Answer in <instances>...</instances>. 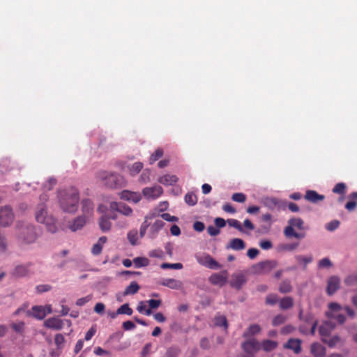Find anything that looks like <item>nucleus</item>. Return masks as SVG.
Segmentation results:
<instances>
[{
    "mask_svg": "<svg viewBox=\"0 0 357 357\" xmlns=\"http://www.w3.org/2000/svg\"><path fill=\"white\" fill-rule=\"evenodd\" d=\"M79 199V192L75 188L68 187L58 191L59 203L61 209L65 212H76Z\"/></svg>",
    "mask_w": 357,
    "mask_h": 357,
    "instance_id": "obj_1",
    "label": "nucleus"
},
{
    "mask_svg": "<svg viewBox=\"0 0 357 357\" xmlns=\"http://www.w3.org/2000/svg\"><path fill=\"white\" fill-rule=\"evenodd\" d=\"M97 180L109 188H121L123 185V178L116 173L100 171L96 176Z\"/></svg>",
    "mask_w": 357,
    "mask_h": 357,
    "instance_id": "obj_2",
    "label": "nucleus"
},
{
    "mask_svg": "<svg viewBox=\"0 0 357 357\" xmlns=\"http://www.w3.org/2000/svg\"><path fill=\"white\" fill-rule=\"evenodd\" d=\"M36 220L39 223L46 225L48 231L51 233L56 231L54 220L47 216V207L45 204L40 203L38 204L36 211Z\"/></svg>",
    "mask_w": 357,
    "mask_h": 357,
    "instance_id": "obj_3",
    "label": "nucleus"
},
{
    "mask_svg": "<svg viewBox=\"0 0 357 357\" xmlns=\"http://www.w3.org/2000/svg\"><path fill=\"white\" fill-rule=\"evenodd\" d=\"M328 310L326 312V316L331 319L337 320V321L342 324L346 321V317L339 312L342 310V307L337 303H330L328 305Z\"/></svg>",
    "mask_w": 357,
    "mask_h": 357,
    "instance_id": "obj_4",
    "label": "nucleus"
},
{
    "mask_svg": "<svg viewBox=\"0 0 357 357\" xmlns=\"http://www.w3.org/2000/svg\"><path fill=\"white\" fill-rule=\"evenodd\" d=\"M277 264L275 260H266L254 264L252 268L255 273L267 274L274 269Z\"/></svg>",
    "mask_w": 357,
    "mask_h": 357,
    "instance_id": "obj_5",
    "label": "nucleus"
},
{
    "mask_svg": "<svg viewBox=\"0 0 357 357\" xmlns=\"http://www.w3.org/2000/svg\"><path fill=\"white\" fill-rule=\"evenodd\" d=\"M195 258L199 264L211 269H218L221 267L220 264L208 254L203 253L196 255Z\"/></svg>",
    "mask_w": 357,
    "mask_h": 357,
    "instance_id": "obj_6",
    "label": "nucleus"
},
{
    "mask_svg": "<svg viewBox=\"0 0 357 357\" xmlns=\"http://www.w3.org/2000/svg\"><path fill=\"white\" fill-rule=\"evenodd\" d=\"M14 220L13 210L9 206L0 207V223L3 227L9 226Z\"/></svg>",
    "mask_w": 357,
    "mask_h": 357,
    "instance_id": "obj_7",
    "label": "nucleus"
},
{
    "mask_svg": "<svg viewBox=\"0 0 357 357\" xmlns=\"http://www.w3.org/2000/svg\"><path fill=\"white\" fill-rule=\"evenodd\" d=\"M20 240L25 244H31L35 242L37 238L36 233L32 226H29L22 229L20 236Z\"/></svg>",
    "mask_w": 357,
    "mask_h": 357,
    "instance_id": "obj_8",
    "label": "nucleus"
},
{
    "mask_svg": "<svg viewBox=\"0 0 357 357\" xmlns=\"http://www.w3.org/2000/svg\"><path fill=\"white\" fill-rule=\"evenodd\" d=\"M33 266L32 262H28L25 264L17 265L13 269L12 274L17 278H23L28 276L31 273H33L31 267Z\"/></svg>",
    "mask_w": 357,
    "mask_h": 357,
    "instance_id": "obj_9",
    "label": "nucleus"
},
{
    "mask_svg": "<svg viewBox=\"0 0 357 357\" xmlns=\"http://www.w3.org/2000/svg\"><path fill=\"white\" fill-rule=\"evenodd\" d=\"M162 192V188L158 185L152 187H146L142 190L143 195L148 199H155L158 198Z\"/></svg>",
    "mask_w": 357,
    "mask_h": 357,
    "instance_id": "obj_10",
    "label": "nucleus"
},
{
    "mask_svg": "<svg viewBox=\"0 0 357 357\" xmlns=\"http://www.w3.org/2000/svg\"><path fill=\"white\" fill-rule=\"evenodd\" d=\"M241 347L245 353L250 354L253 356L260 349L259 342L254 338L243 342Z\"/></svg>",
    "mask_w": 357,
    "mask_h": 357,
    "instance_id": "obj_11",
    "label": "nucleus"
},
{
    "mask_svg": "<svg viewBox=\"0 0 357 357\" xmlns=\"http://www.w3.org/2000/svg\"><path fill=\"white\" fill-rule=\"evenodd\" d=\"M208 281L212 284L222 287L227 281V272L222 271L220 273H213L209 277Z\"/></svg>",
    "mask_w": 357,
    "mask_h": 357,
    "instance_id": "obj_12",
    "label": "nucleus"
},
{
    "mask_svg": "<svg viewBox=\"0 0 357 357\" xmlns=\"http://www.w3.org/2000/svg\"><path fill=\"white\" fill-rule=\"evenodd\" d=\"M110 208L113 211H118L126 216H130L132 213V208L122 202H112L110 204Z\"/></svg>",
    "mask_w": 357,
    "mask_h": 357,
    "instance_id": "obj_13",
    "label": "nucleus"
},
{
    "mask_svg": "<svg viewBox=\"0 0 357 357\" xmlns=\"http://www.w3.org/2000/svg\"><path fill=\"white\" fill-rule=\"evenodd\" d=\"M340 286V280L337 276H331L327 282L326 293L332 296L339 289Z\"/></svg>",
    "mask_w": 357,
    "mask_h": 357,
    "instance_id": "obj_14",
    "label": "nucleus"
},
{
    "mask_svg": "<svg viewBox=\"0 0 357 357\" xmlns=\"http://www.w3.org/2000/svg\"><path fill=\"white\" fill-rule=\"evenodd\" d=\"M119 195L121 199L132 202L134 203L139 202L142 199L140 193L129 190H123Z\"/></svg>",
    "mask_w": 357,
    "mask_h": 357,
    "instance_id": "obj_15",
    "label": "nucleus"
},
{
    "mask_svg": "<svg viewBox=\"0 0 357 357\" xmlns=\"http://www.w3.org/2000/svg\"><path fill=\"white\" fill-rule=\"evenodd\" d=\"M82 211L83 216L87 219L93 213V204L89 199H85L82 201Z\"/></svg>",
    "mask_w": 357,
    "mask_h": 357,
    "instance_id": "obj_16",
    "label": "nucleus"
},
{
    "mask_svg": "<svg viewBox=\"0 0 357 357\" xmlns=\"http://www.w3.org/2000/svg\"><path fill=\"white\" fill-rule=\"evenodd\" d=\"M44 325L48 328L61 330L63 326V321L57 317H52L46 319Z\"/></svg>",
    "mask_w": 357,
    "mask_h": 357,
    "instance_id": "obj_17",
    "label": "nucleus"
},
{
    "mask_svg": "<svg viewBox=\"0 0 357 357\" xmlns=\"http://www.w3.org/2000/svg\"><path fill=\"white\" fill-rule=\"evenodd\" d=\"M305 199L310 202L317 204L319 202L323 201L325 199V196L319 194L317 192L314 190H308L305 192Z\"/></svg>",
    "mask_w": 357,
    "mask_h": 357,
    "instance_id": "obj_18",
    "label": "nucleus"
},
{
    "mask_svg": "<svg viewBox=\"0 0 357 357\" xmlns=\"http://www.w3.org/2000/svg\"><path fill=\"white\" fill-rule=\"evenodd\" d=\"M301 342L300 339L291 338L284 345V347L291 349L295 354H298L301 352Z\"/></svg>",
    "mask_w": 357,
    "mask_h": 357,
    "instance_id": "obj_19",
    "label": "nucleus"
},
{
    "mask_svg": "<svg viewBox=\"0 0 357 357\" xmlns=\"http://www.w3.org/2000/svg\"><path fill=\"white\" fill-rule=\"evenodd\" d=\"M160 284L172 289H180L183 286V284L180 280H177L173 278L163 279L161 282H160Z\"/></svg>",
    "mask_w": 357,
    "mask_h": 357,
    "instance_id": "obj_20",
    "label": "nucleus"
},
{
    "mask_svg": "<svg viewBox=\"0 0 357 357\" xmlns=\"http://www.w3.org/2000/svg\"><path fill=\"white\" fill-rule=\"evenodd\" d=\"M246 282L245 276L243 274L238 273L232 275L231 285L237 289H240Z\"/></svg>",
    "mask_w": 357,
    "mask_h": 357,
    "instance_id": "obj_21",
    "label": "nucleus"
},
{
    "mask_svg": "<svg viewBox=\"0 0 357 357\" xmlns=\"http://www.w3.org/2000/svg\"><path fill=\"white\" fill-rule=\"evenodd\" d=\"M310 351L312 354L316 357H324L326 355V348L318 342L311 344Z\"/></svg>",
    "mask_w": 357,
    "mask_h": 357,
    "instance_id": "obj_22",
    "label": "nucleus"
},
{
    "mask_svg": "<svg viewBox=\"0 0 357 357\" xmlns=\"http://www.w3.org/2000/svg\"><path fill=\"white\" fill-rule=\"evenodd\" d=\"M245 243L241 238H233L230 241L229 243L227 245V249H232L234 250H242L245 249Z\"/></svg>",
    "mask_w": 357,
    "mask_h": 357,
    "instance_id": "obj_23",
    "label": "nucleus"
},
{
    "mask_svg": "<svg viewBox=\"0 0 357 357\" xmlns=\"http://www.w3.org/2000/svg\"><path fill=\"white\" fill-rule=\"evenodd\" d=\"M87 220L88 219L83 215L79 216L73 220V223L70 225L69 227L73 231L79 230L85 225Z\"/></svg>",
    "mask_w": 357,
    "mask_h": 357,
    "instance_id": "obj_24",
    "label": "nucleus"
},
{
    "mask_svg": "<svg viewBox=\"0 0 357 357\" xmlns=\"http://www.w3.org/2000/svg\"><path fill=\"white\" fill-rule=\"evenodd\" d=\"M178 177L176 175L165 174L158 178V182L165 185H172L176 183Z\"/></svg>",
    "mask_w": 357,
    "mask_h": 357,
    "instance_id": "obj_25",
    "label": "nucleus"
},
{
    "mask_svg": "<svg viewBox=\"0 0 357 357\" xmlns=\"http://www.w3.org/2000/svg\"><path fill=\"white\" fill-rule=\"evenodd\" d=\"M33 316L40 320L46 316L45 308L41 305H35L31 308Z\"/></svg>",
    "mask_w": 357,
    "mask_h": 357,
    "instance_id": "obj_26",
    "label": "nucleus"
},
{
    "mask_svg": "<svg viewBox=\"0 0 357 357\" xmlns=\"http://www.w3.org/2000/svg\"><path fill=\"white\" fill-rule=\"evenodd\" d=\"M261 331V327L258 324L250 325L246 331L243 334V337H248L252 335H257Z\"/></svg>",
    "mask_w": 357,
    "mask_h": 357,
    "instance_id": "obj_27",
    "label": "nucleus"
},
{
    "mask_svg": "<svg viewBox=\"0 0 357 357\" xmlns=\"http://www.w3.org/2000/svg\"><path fill=\"white\" fill-rule=\"evenodd\" d=\"M140 289L139 285L135 281L132 282L125 289L124 296L135 294Z\"/></svg>",
    "mask_w": 357,
    "mask_h": 357,
    "instance_id": "obj_28",
    "label": "nucleus"
},
{
    "mask_svg": "<svg viewBox=\"0 0 357 357\" xmlns=\"http://www.w3.org/2000/svg\"><path fill=\"white\" fill-rule=\"evenodd\" d=\"M99 226L102 231H107L110 230L112 223L109 221V218L102 215L99 220Z\"/></svg>",
    "mask_w": 357,
    "mask_h": 357,
    "instance_id": "obj_29",
    "label": "nucleus"
},
{
    "mask_svg": "<svg viewBox=\"0 0 357 357\" xmlns=\"http://www.w3.org/2000/svg\"><path fill=\"white\" fill-rule=\"evenodd\" d=\"M293 305L294 299L290 296L284 297L280 301V307L282 310L290 309Z\"/></svg>",
    "mask_w": 357,
    "mask_h": 357,
    "instance_id": "obj_30",
    "label": "nucleus"
},
{
    "mask_svg": "<svg viewBox=\"0 0 357 357\" xmlns=\"http://www.w3.org/2000/svg\"><path fill=\"white\" fill-rule=\"evenodd\" d=\"M333 328V326L329 321H326L319 327V334L322 337L329 336L331 330Z\"/></svg>",
    "mask_w": 357,
    "mask_h": 357,
    "instance_id": "obj_31",
    "label": "nucleus"
},
{
    "mask_svg": "<svg viewBox=\"0 0 357 357\" xmlns=\"http://www.w3.org/2000/svg\"><path fill=\"white\" fill-rule=\"evenodd\" d=\"M278 344L275 341L266 340L261 342V347L265 351H271L278 347Z\"/></svg>",
    "mask_w": 357,
    "mask_h": 357,
    "instance_id": "obj_32",
    "label": "nucleus"
},
{
    "mask_svg": "<svg viewBox=\"0 0 357 357\" xmlns=\"http://www.w3.org/2000/svg\"><path fill=\"white\" fill-rule=\"evenodd\" d=\"M278 290L282 294L289 293L292 291V286L288 280H283L279 286Z\"/></svg>",
    "mask_w": 357,
    "mask_h": 357,
    "instance_id": "obj_33",
    "label": "nucleus"
},
{
    "mask_svg": "<svg viewBox=\"0 0 357 357\" xmlns=\"http://www.w3.org/2000/svg\"><path fill=\"white\" fill-rule=\"evenodd\" d=\"M149 262V259L146 257H138L133 259V263L136 268L147 266Z\"/></svg>",
    "mask_w": 357,
    "mask_h": 357,
    "instance_id": "obj_34",
    "label": "nucleus"
},
{
    "mask_svg": "<svg viewBox=\"0 0 357 357\" xmlns=\"http://www.w3.org/2000/svg\"><path fill=\"white\" fill-rule=\"evenodd\" d=\"M333 192L344 196L347 192V185L344 183H338L333 188Z\"/></svg>",
    "mask_w": 357,
    "mask_h": 357,
    "instance_id": "obj_35",
    "label": "nucleus"
},
{
    "mask_svg": "<svg viewBox=\"0 0 357 357\" xmlns=\"http://www.w3.org/2000/svg\"><path fill=\"white\" fill-rule=\"evenodd\" d=\"M299 245V243H282L280 244L278 246V250L280 251H293L298 248Z\"/></svg>",
    "mask_w": 357,
    "mask_h": 357,
    "instance_id": "obj_36",
    "label": "nucleus"
},
{
    "mask_svg": "<svg viewBox=\"0 0 357 357\" xmlns=\"http://www.w3.org/2000/svg\"><path fill=\"white\" fill-rule=\"evenodd\" d=\"M165 225V222L162 220H156L151 227V232L153 235H155Z\"/></svg>",
    "mask_w": 357,
    "mask_h": 357,
    "instance_id": "obj_37",
    "label": "nucleus"
},
{
    "mask_svg": "<svg viewBox=\"0 0 357 357\" xmlns=\"http://www.w3.org/2000/svg\"><path fill=\"white\" fill-rule=\"evenodd\" d=\"M214 324L218 326H223L225 328L228 327L227 320L224 315H218L214 318Z\"/></svg>",
    "mask_w": 357,
    "mask_h": 357,
    "instance_id": "obj_38",
    "label": "nucleus"
},
{
    "mask_svg": "<svg viewBox=\"0 0 357 357\" xmlns=\"http://www.w3.org/2000/svg\"><path fill=\"white\" fill-rule=\"evenodd\" d=\"M143 168V164L140 162H137L132 164L129 168L130 174L134 176L137 175Z\"/></svg>",
    "mask_w": 357,
    "mask_h": 357,
    "instance_id": "obj_39",
    "label": "nucleus"
},
{
    "mask_svg": "<svg viewBox=\"0 0 357 357\" xmlns=\"http://www.w3.org/2000/svg\"><path fill=\"white\" fill-rule=\"evenodd\" d=\"M128 239L131 245H135L137 243L138 232L136 229L130 230L127 234Z\"/></svg>",
    "mask_w": 357,
    "mask_h": 357,
    "instance_id": "obj_40",
    "label": "nucleus"
},
{
    "mask_svg": "<svg viewBox=\"0 0 357 357\" xmlns=\"http://www.w3.org/2000/svg\"><path fill=\"white\" fill-rule=\"evenodd\" d=\"M133 311L128 303H125L119 307L116 310V314L131 315Z\"/></svg>",
    "mask_w": 357,
    "mask_h": 357,
    "instance_id": "obj_41",
    "label": "nucleus"
},
{
    "mask_svg": "<svg viewBox=\"0 0 357 357\" xmlns=\"http://www.w3.org/2000/svg\"><path fill=\"white\" fill-rule=\"evenodd\" d=\"M289 225H291L294 227H296L300 230L303 229V220L300 218H291L288 221Z\"/></svg>",
    "mask_w": 357,
    "mask_h": 357,
    "instance_id": "obj_42",
    "label": "nucleus"
},
{
    "mask_svg": "<svg viewBox=\"0 0 357 357\" xmlns=\"http://www.w3.org/2000/svg\"><path fill=\"white\" fill-rule=\"evenodd\" d=\"M185 202L190 206H194L197 203V197L193 192H188L185 196Z\"/></svg>",
    "mask_w": 357,
    "mask_h": 357,
    "instance_id": "obj_43",
    "label": "nucleus"
},
{
    "mask_svg": "<svg viewBox=\"0 0 357 357\" xmlns=\"http://www.w3.org/2000/svg\"><path fill=\"white\" fill-rule=\"evenodd\" d=\"M163 155V150L162 149H158L151 155L149 162L151 164L155 162Z\"/></svg>",
    "mask_w": 357,
    "mask_h": 357,
    "instance_id": "obj_44",
    "label": "nucleus"
},
{
    "mask_svg": "<svg viewBox=\"0 0 357 357\" xmlns=\"http://www.w3.org/2000/svg\"><path fill=\"white\" fill-rule=\"evenodd\" d=\"M295 259L297 261V262H298L300 264H303L304 268H305V266L307 264L311 263L313 259L312 256L305 257L303 255H296L295 257Z\"/></svg>",
    "mask_w": 357,
    "mask_h": 357,
    "instance_id": "obj_45",
    "label": "nucleus"
},
{
    "mask_svg": "<svg viewBox=\"0 0 357 357\" xmlns=\"http://www.w3.org/2000/svg\"><path fill=\"white\" fill-rule=\"evenodd\" d=\"M286 320H287V317L285 315L279 314L273 318V319L272 321V324L274 326H280V325L284 324Z\"/></svg>",
    "mask_w": 357,
    "mask_h": 357,
    "instance_id": "obj_46",
    "label": "nucleus"
},
{
    "mask_svg": "<svg viewBox=\"0 0 357 357\" xmlns=\"http://www.w3.org/2000/svg\"><path fill=\"white\" fill-rule=\"evenodd\" d=\"M299 318L301 320H303L305 323L309 324H312L313 322L317 321V320H314V317L311 313H307L305 315L303 316L302 312H300Z\"/></svg>",
    "mask_w": 357,
    "mask_h": 357,
    "instance_id": "obj_47",
    "label": "nucleus"
},
{
    "mask_svg": "<svg viewBox=\"0 0 357 357\" xmlns=\"http://www.w3.org/2000/svg\"><path fill=\"white\" fill-rule=\"evenodd\" d=\"M181 350L176 347H169L166 351V357H178Z\"/></svg>",
    "mask_w": 357,
    "mask_h": 357,
    "instance_id": "obj_48",
    "label": "nucleus"
},
{
    "mask_svg": "<svg viewBox=\"0 0 357 357\" xmlns=\"http://www.w3.org/2000/svg\"><path fill=\"white\" fill-rule=\"evenodd\" d=\"M227 222L230 227L236 228L241 232L243 231V228L238 220L236 219H228Z\"/></svg>",
    "mask_w": 357,
    "mask_h": 357,
    "instance_id": "obj_49",
    "label": "nucleus"
},
{
    "mask_svg": "<svg viewBox=\"0 0 357 357\" xmlns=\"http://www.w3.org/2000/svg\"><path fill=\"white\" fill-rule=\"evenodd\" d=\"M340 222L337 220H333L330 222L327 223L325 226L326 229L330 231H333L339 227Z\"/></svg>",
    "mask_w": 357,
    "mask_h": 357,
    "instance_id": "obj_50",
    "label": "nucleus"
},
{
    "mask_svg": "<svg viewBox=\"0 0 357 357\" xmlns=\"http://www.w3.org/2000/svg\"><path fill=\"white\" fill-rule=\"evenodd\" d=\"M160 267L162 269H167V268L181 269L183 268V264L181 263H175V264L162 263L160 265Z\"/></svg>",
    "mask_w": 357,
    "mask_h": 357,
    "instance_id": "obj_51",
    "label": "nucleus"
},
{
    "mask_svg": "<svg viewBox=\"0 0 357 357\" xmlns=\"http://www.w3.org/2000/svg\"><path fill=\"white\" fill-rule=\"evenodd\" d=\"M233 201L238 203H243L246 200V196L242 192H236L232 195Z\"/></svg>",
    "mask_w": 357,
    "mask_h": 357,
    "instance_id": "obj_52",
    "label": "nucleus"
},
{
    "mask_svg": "<svg viewBox=\"0 0 357 357\" xmlns=\"http://www.w3.org/2000/svg\"><path fill=\"white\" fill-rule=\"evenodd\" d=\"M264 204L266 206L273 209L278 205V201L275 198H266L264 200Z\"/></svg>",
    "mask_w": 357,
    "mask_h": 357,
    "instance_id": "obj_53",
    "label": "nucleus"
},
{
    "mask_svg": "<svg viewBox=\"0 0 357 357\" xmlns=\"http://www.w3.org/2000/svg\"><path fill=\"white\" fill-rule=\"evenodd\" d=\"M278 301V296L275 294H268L266 298V303L271 305H275Z\"/></svg>",
    "mask_w": 357,
    "mask_h": 357,
    "instance_id": "obj_54",
    "label": "nucleus"
},
{
    "mask_svg": "<svg viewBox=\"0 0 357 357\" xmlns=\"http://www.w3.org/2000/svg\"><path fill=\"white\" fill-rule=\"evenodd\" d=\"M294 227L291 225H289L284 228V234L287 238L294 237L296 231L294 229Z\"/></svg>",
    "mask_w": 357,
    "mask_h": 357,
    "instance_id": "obj_55",
    "label": "nucleus"
},
{
    "mask_svg": "<svg viewBox=\"0 0 357 357\" xmlns=\"http://www.w3.org/2000/svg\"><path fill=\"white\" fill-rule=\"evenodd\" d=\"M11 328L17 333H22L24 330V323L21 321L20 323H13L11 324Z\"/></svg>",
    "mask_w": 357,
    "mask_h": 357,
    "instance_id": "obj_56",
    "label": "nucleus"
},
{
    "mask_svg": "<svg viewBox=\"0 0 357 357\" xmlns=\"http://www.w3.org/2000/svg\"><path fill=\"white\" fill-rule=\"evenodd\" d=\"M56 184V180L54 178H50L47 183L44 185L45 190H51Z\"/></svg>",
    "mask_w": 357,
    "mask_h": 357,
    "instance_id": "obj_57",
    "label": "nucleus"
},
{
    "mask_svg": "<svg viewBox=\"0 0 357 357\" xmlns=\"http://www.w3.org/2000/svg\"><path fill=\"white\" fill-rule=\"evenodd\" d=\"M207 232L211 236H215L220 233V230L215 226L210 225L207 227Z\"/></svg>",
    "mask_w": 357,
    "mask_h": 357,
    "instance_id": "obj_58",
    "label": "nucleus"
},
{
    "mask_svg": "<svg viewBox=\"0 0 357 357\" xmlns=\"http://www.w3.org/2000/svg\"><path fill=\"white\" fill-rule=\"evenodd\" d=\"M91 298H92V296L91 295H88V296H86L85 297L80 298L77 300L76 305H78V306H83L86 303L89 302L91 300Z\"/></svg>",
    "mask_w": 357,
    "mask_h": 357,
    "instance_id": "obj_59",
    "label": "nucleus"
},
{
    "mask_svg": "<svg viewBox=\"0 0 357 357\" xmlns=\"http://www.w3.org/2000/svg\"><path fill=\"white\" fill-rule=\"evenodd\" d=\"M319 266L320 268H330L332 266V263L328 258H323L319 261Z\"/></svg>",
    "mask_w": 357,
    "mask_h": 357,
    "instance_id": "obj_60",
    "label": "nucleus"
},
{
    "mask_svg": "<svg viewBox=\"0 0 357 357\" xmlns=\"http://www.w3.org/2000/svg\"><path fill=\"white\" fill-rule=\"evenodd\" d=\"M147 303L151 309H156L161 305L162 301L161 300L150 299L147 301Z\"/></svg>",
    "mask_w": 357,
    "mask_h": 357,
    "instance_id": "obj_61",
    "label": "nucleus"
},
{
    "mask_svg": "<svg viewBox=\"0 0 357 357\" xmlns=\"http://www.w3.org/2000/svg\"><path fill=\"white\" fill-rule=\"evenodd\" d=\"M102 250V245L100 243H96L93 245L91 252L93 255H98L101 253Z\"/></svg>",
    "mask_w": 357,
    "mask_h": 357,
    "instance_id": "obj_62",
    "label": "nucleus"
},
{
    "mask_svg": "<svg viewBox=\"0 0 357 357\" xmlns=\"http://www.w3.org/2000/svg\"><path fill=\"white\" fill-rule=\"evenodd\" d=\"M149 256L150 257L162 258L163 257V252L161 250H153L149 252Z\"/></svg>",
    "mask_w": 357,
    "mask_h": 357,
    "instance_id": "obj_63",
    "label": "nucleus"
},
{
    "mask_svg": "<svg viewBox=\"0 0 357 357\" xmlns=\"http://www.w3.org/2000/svg\"><path fill=\"white\" fill-rule=\"evenodd\" d=\"M193 229L198 232H202L204 230L205 225L202 222L196 221L193 224Z\"/></svg>",
    "mask_w": 357,
    "mask_h": 357,
    "instance_id": "obj_64",
    "label": "nucleus"
}]
</instances>
